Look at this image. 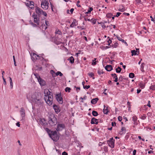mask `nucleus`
Masks as SVG:
<instances>
[{"label":"nucleus","instance_id":"nucleus-1","mask_svg":"<svg viewBox=\"0 0 155 155\" xmlns=\"http://www.w3.org/2000/svg\"><path fill=\"white\" fill-rule=\"evenodd\" d=\"M27 98L29 101H33L35 104L39 106L41 104V94L35 92L33 94H29L27 96Z\"/></svg>","mask_w":155,"mask_h":155},{"label":"nucleus","instance_id":"nucleus-2","mask_svg":"<svg viewBox=\"0 0 155 155\" xmlns=\"http://www.w3.org/2000/svg\"><path fill=\"white\" fill-rule=\"evenodd\" d=\"M44 99L45 102L49 105H51L53 103V94L48 89L44 91Z\"/></svg>","mask_w":155,"mask_h":155},{"label":"nucleus","instance_id":"nucleus-3","mask_svg":"<svg viewBox=\"0 0 155 155\" xmlns=\"http://www.w3.org/2000/svg\"><path fill=\"white\" fill-rule=\"evenodd\" d=\"M49 118L48 123L51 126H54L56 124L57 122V119L54 115L51 116Z\"/></svg>","mask_w":155,"mask_h":155},{"label":"nucleus","instance_id":"nucleus-4","mask_svg":"<svg viewBox=\"0 0 155 155\" xmlns=\"http://www.w3.org/2000/svg\"><path fill=\"white\" fill-rule=\"evenodd\" d=\"M49 136L51 139L54 141H57L59 139V137L56 131H51Z\"/></svg>","mask_w":155,"mask_h":155},{"label":"nucleus","instance_id":"nucleus-5","mask_svg":"<svg viewBox=\"0 0 155 155\" xmlns=\"http://www.w3.org/2000/svg\"><path fill=\"white\" fill-rule=\"evenodd\" d=\"M48 5L49 3L46 0H44L43 1H42L41 5L42 8L45 10H46L48 8Z\"/></svg>","mask_w":155,"mask_h":155},{"label":"nucleus","instance_id":"nucleus-6","mask_svg":"<svg viewBox=\"0 0 155 155\" xmlns=\"http://www.w3.org/2000/svg\"><path fill=\"white\" fill-rule=\"evenodd\" d=\"M114 141L113 137L110 138V139L107 141V143L108 145L111 148H114Z\"/></svg>","mask_w":155,"mask_h":155},{"label":"nucleus","instance_id":"nucleus-7","mask_svg":"<svg viewBox=\"0 0 155 155\" xmlns=\"http://www.w3.org/2000/svg\"><path fill=\"white\" fill-rule=\"evenodd\" d=\"M55 97L57 100L60 104H63V98L61 97V94H56Z\"/></svg>","mask_w":155,"mask_h":155},{"label":"nucleus","instance_id":"nucleus-8","mask_svg":"<svg viewBox=\"0 0 155 155\" xmlns=\"http://www.w3.org/2000/svg\"><path fill=\"white\" fill-rule=\"evenodd\" d=\"M21 116L22 117L21 120H24L25 116V111L23 107H21L20 110Z\"/></svg>","mask_w":155,"mask_h":155},{"label":"nucleus","instance_id":"nucleus-9","mask_svg":"<svg viewBox=\"0 0 155 155\" xmlns=\"http://www.w3.org/2000/svg\"><path fill=\"white\" fill-rule=\"evenodd\" d=\"M32 17L33 18L34 22L36 23L38 25H39V18H38V15L36 14H35L34 13L33 14Z\"/></svg>","mask_w":155,"mask_h":155},{"label":"nucleus","instance_id":"nucleus-10","mask_svg":"<svg viewBox=\"0 0 155 155\" xmlns=\"http://www.w3.org/2000/svg\"><path fill=\"white\" fill-rule=\"evenodd\" d=\"M65 127V126L64 124H59L57 126L56 130L57 131L61 130Z\"/></svg>","mask_w":155,"mask_h":155},{"label":"nucleus","instance_id":"nucleus-11","mask_svg":"<svg viewBox=\"0 0 155 155\" xmlns=\"http://www.w3.org/2000/svg\"><path fill=\"white\" fill-rule=\"evenodd\" d=\"M38 81L40 85L41 86H44L46 85L45 81L41 78L38 79Z\"/></svg>","mask_w":155,"mask_h":155},{"label":"nucleus","instance_id":"nucleus-12","mask_svg":"<svg viewBox=\"0 0 155 155\" xmlns=\"http://www.w3.org/2000/svg\"><path fill=\"white\" fill-rule=\"evenodd\" d=\"M35 11L38 15L39 16L42 13L43 10L38 7L36 6L35 7Z\"/></svg>","mask_w":155,"mask_h":155},{"label":"nucleus","instance_id":"nucleus-13","mask_svg":"<svg viewBox=\"0 0 155 155\" xmlns=\"http://www.w3.org/2000/svg\"><path fill=\"white\" fill-rule=\"evenodd\" d=\"M53 107L55 112L56 114H58L60 112V110L59 107L58 106L56 105L55 104H54L53 105Z\"/></svg>","mask_w":155,"mask_h":155},{"label":"nucleus","instance_id":"nucleus-14","mask_svg":"<svg viewBox=\"0 0 155 155\" xmlns=\"http://www.w3.org/2000/svg\"><path fill=\"white\" fill-rule=\"evenodd\" d=\"M45 121L44 119L40 118L39 120V124L43 126H45L47 124Z\"/></svg>","mask_w":155,"mask_h":155},{"label":"nucleus","instance_id":"nucleus-15","mask_svg":"<svg viewBox=\"0 0 155 155\" xmlns=\"http://www.w3.org/2000/svg\"><path fill=\"white\" fill-rule=\"evenodd\" d=\"M31 58L32 60H33V59L34 60H38L39 59V58L40 57L37 54H36L35 53H33L32 55H31Z\"/></svg>","mask_w":155,"mask_h":155},{"label":"nucleus","instance_id":"nucleus-16","mask_svg":"<svg viewBox=\"0 0 155 155\" xmlns=\"http://www.w3.org/2000/svg\"><path fill=\"white\" fill-rule=\"evenodd\" d=\"M98 120L96 119L94 117H93L92 118L91 123V124H98Z\"/></svg>","mask_w":155,"mask_h":155},{"label":"nucleus","instance_id":"nucleus-17","mask_svg":"<svg viewBox=\"0 0 155 155\" xmlns=\"http://www.w3.org/2000/svg\"><path fill=\"white\" fill-rule=\"evenodd\" d=\"M27 4H28V6L30 8L32 9L34 8V3L33 2H30L29 3H27Z\"/></svg>","mask_w":155,"mask_h":155},{"label":"nucleus","instance_id":"nucleus-18","mask_svg":"<svg viewBox=\"0 0 155 155\" xmlns=\"http://www.w3.org/2000/svg\"><path fill=\"white\" fill-rule=\"evenodd\" d=\"M105 69L107 71H110L113 69V68L111 65H107L105 67Z\"/></svg>","mask_w":155,"mask_h":155},{"label":"nucleus","instance_id":"nucleus-19","mask_svg":"<svg viewBox=\"0 0 155 155\" xmlns=\"http://www.w3.org/2000/svg\"><path fill=\"white\" fill-rule=\"evenodd\" d=\"M136 51L133 50L131 51L132 56L135 55L137 54V52H139V49L138 48H136Z\"/></svg>","mask_w":155,"mask_h":155},{"label":"nucleus","instance_id":"nucleus-20","mask_svg":"<svg viewBox=\"0 0 155 155\" xmlns=\"http://www.w3.org/2000/svg\"><path fill=\"white\" fill-rule=\"evenodd\" d=\"M98 100V99L97 98H94L91 101V103L92 104H95L97 103Z\"/></svg>","mask_w":155,"mask_h":155},{"label":"nucleus","instance_id":"nucleus-21","mask_svg":"<svg viewBox=\"0 0 155 155\" xmlns=\"http://www.w3.org/2000/svg\"><path fill=\"white\" fill-rule=\"evenodd\" d=\"M126 131V128L125 127H122L121 129V131L119 132V134L121 135L124 134L125 133Z\"/></svg>","mask_w":155,"mask_h":155},{"label":"nucleus","instance_id":"nucleus-22","mask_svg":"<svg viewBox=\"0 0 155 155\" xmlns=\"http://www.w3.org/2000/svg\"><path fill=\"white\" fill-rule=\"evenodd\" d=\"M45 24L46 25V26H45V25H44L42 27L43 29H44L45 30L47 28V26L49 25V22L47 21H45Z\"/></svg>","mask_w":155,"mask_h":155},{"label":"nucleus","instance_id":"nucleus-23","mask_svg":"<svg viewBox=\"0 0 155 155\" xmlns=\"http://www.w3.org/2000/svg\"><path fill=\"white\" fill-rule=\"evenodd\" d=\"M103 112L104 114H107L108 113L107 110V107H106L105 105H104V108L103 110Z\"/></svg>","mask_w":155,"mask_h":155},{"label":"nucleus","instance_id":"nucleus-24","mask_svg":"<svg viewBox=\"0 0 155 155\" xmlns=\"http://www.w3.org/2000/svg\"><path fill=\"white\" fill-rule=\"evenodd\" d=\"M117 38L118 40L119 41H122L123 43H124L126 46H127L128 45L127 43L123 39H122L120 37H118L117 36Z\"/></svg>","mask_w":155,"mask_h":155},{"label":"nucleus","instance_id":"nucleus-25","mask_svg":"<svg viewBox=\"0 0 155 155\" xmlns=\"http://www.w3.org/2000/svg\"><path fill=\"white\" fill-rule=\"evenodd\" d=\"M138 85L142 89L144 88L145 87V84L142 82H140Z\"/></svg>","mask_w":155,"mask_h":155},{"label":"nucleus","instance_id":"nucleus-26","mask_svg":"<svg viewBox=\"0 0 155 155\" xmlns=\"http://www.w3.org/2000/svg\"><path fill=\"white\" fill-rule=\"evenodd\" d=\"M77 22H76V20H74L72 24L70 25V27L71 28L73 27L74 26L77 25Z\"/></svg>","mask_w":155,"mask_h":155},{"label":"nucleus","instance_id":"nucleus-27","mask_svg":"<svg viewBox=\"0 0 155 155\" xmlns=\"http://www.w3.org/2000/svg\"><path fill=\"white\" fill-rule=\"evenodd\" d=\"M68 60H69L71 64H73L74 62V59L73 57L71 56L69 58V59H68Z\"/></svg>","mask_w":155,"mask_h":155},{"label":"nucleus","instance_id":"nucleus-28","mask_svg":"<svg viewBox=\"0 0 155 155\" xmlns=\"http://www.w3.org/2000/svg\"><path fill=\"white\" fill-rule=\"evenodd\" d=\"M125 9L122 6H120L119 7V11L120 12H123L125 11Z\"/></svg>","mask_w":155,"mask_h":155},{"label":"nucleus","instance_id":"nucleus-29","mask_svg":"<svg viewBox=\"0 0 155 155\" xmlns=\"http://www.w3.org/2000/svg\"><path fill=\"white\" fill-rule=\"evenodd\" d=\"M50 73L52 75L53 77L54 78L55 77V73L53 70H51L50 71Z\"/></svg>","mask_w":155,"mask_h":155},{"label":"nucleus","instance_id":"nucleus-30","mask_svg":"<svg viewBox=\"0 0 155 155\" xmlns=\"http://www.w3.org/2000/svg\"><path fill=\"white\" fill-rule=\"evenodd\" d=\"M92 114L93 116L94 117L97 116L98 115L97 112L95 110H93L92 111Z\"/></svg>","mask_w":155,"mask_h":155},{"label":"nucleus","instance_id":"nucleus-31","mask_svg":"<svg viewBox=\"0 0 155 155\" xmlns=\"http://www.w3.org/2000/svg\"><path fill=\"white\" fill-rule=\"evenodd\" d=\"M97 59L96 58H94V59L92 60V64L93 65H95L97 64V62H98V61H96Z\"/></svg>","mask_w":155,"mask_h":155},{"label":"nucleus","instance_id":"nucleus-32","mask_svg":"<svg viewBox=\"0 0 155 155\" xmlns=\"http://www.w3.org/2000/svg\"><path fill=\"white\" fill-rule=\"evenodd\" d=\"M98 24H101V27L104 29L106 27L105 25H104V23H103V22H98Z\"/></svg>","mask_w":155,"mask_h":155},{"label":"nucleus","instance_id":"nucleus-33","mask_svg":"<svg viewBox=\"0 0 155 155\" xmlns=\"http://www.w3.org/2000/svg\"><path fill=\"white\" fill-rule=\"evenodd\" d=\"M122 69L119 67H118V68L116 69V72L117 73H120Z\"/></svg>","mask_w":155,"mask_h":155},{"label":"nucleus","instance_id":"nucleus-34","mask_svg":"<svg viewBox=\"0 0 155 155\" xmlns=\"http://www.w3.org/2000/svg\"><path fill=\"white\" fill-rule=\"evenodd\" d=\"M113 15V14L111 13H108L106 14V17L107 18H110Z\"/></svg>","mask_w":155,"mask_h":155},{"label":"nucleus","instance_id":"nucleus-35","mask_svg":"<svg viewBox=\"0 0 155 155\" xmlns=\"http://www.w3.org/2000/svg\"><path fill=\"white\" fill-rule=\"evenodd\" d=\"M59 75L61 77L63 76V74L60 72L58 71L55 73V76Z\"/></svg>","mask_w":155,"mask_h":155},{"label":"nucleus","instance_id":"nucleus-36","mask_svg":"<svg viewBox=\"0 0 155 155\" xmlns=\"http://www.w3.org/2000/svg\"><path fill=\"white\" fill-rule=\"evenodd\" d=\"M55 33L56 34H58L59 35H61L62 34L61 31L59 29L56 30Z\"/></svg>","mask_w":155,"mask_h":155},{"label":"nucleus","instance_id":"nucleus-37","mask_svg":"<svg viewBox=\"0 0 155 155\" xmlns=\"http://www.w3.org/2000/svg\"><path fill=\"white\" fill-rule=\"evenodd\" d=\"M134 77V74L132 73H131L129 74V78H133Z\"/></svg>","mask_w":155,"mask_h":155},{"label":"nucleus","instance_id":"nucleus-38","mask_svg":"<svg viewBox=\"0 0 155 155\" xmlns=\"http://www.w3.org/2000/svg\"><path fill=\"white\" fill-rule=\"evenodd\" d=\"M71 90V88L70 87H67L65 88V91L66 92H69L70 91V90Z\"/></svg>","mask_w":155,"mask_h":155},{"label":"nucleus","instance_id":"nucleus-39","mask_svg":"<svg viewBox=\"0 0 155 155\" xmlns=\"http://www.w3.org/2000/svg\"><path fill=\"white\" fill-rule=\"evenodd\" d=\"M118 45V44L117 42L115 43L114 44H112V46L113 48H116Z\"/></svg>","mask_w":155,"mask_h":155},{"label":"nucleus","instance_id":"nucleus-40","mask_svg":"<svg viewBox=\"0 0 155 155\" xmlns=\"http://www.w3.org/2000/svg\"><path fill=\"white\" fill-rule=\"evenodd\" d=\"M93 10V8L92 7L90 8L87 12H86V14H88L90 13Z\"/></svg>","mask_w":155,"mask_h":155},{"label":"nucleus","instance_id":"nucleus-41","mask_svg":"<svg viewBox=\"0 0 155 155\" xmlns=\"http://www.w3.org/2000/svg\"><path fill=\"white\" fill-rule=\"evenodd\" d=\"M30 23L33 27H36L37 26V25L33 23L30 20L29 21Z\"/></svg>","mask_w":155,"mask_h":155},{"label":"nucleus","instance_id":"nucleus-42","mask_svg":"<svg viewBox=\"0 0 155 155\" xmlns=\"http://www.w3.org/2000/svg\"><path fill=\"white\" fill-rule=\"evenodd\" d=\"M147 117V116L145 114H143L142 116L141 117V118L142 120H145L146 119Z\"/></svg>","mask_w":155,"mask_h":155},{"label":"nucleus","instance_id":"nucleus-43","mask_svg":"<svg viewBox=\"0 0 155 155\" xmlns=\"http://www.w3.org/2000/svg\"><path fill=\"white\" fill-rule=\"evenodd\" d=\"M150 89L152 90H155V84L151 85L150 87Z\"/></svg>","mask_w":155,"mask_h":155},{"label":"nucleus","instance_id":"nucleus-44","mask_svg":"<svg viewBox=\"0 0 155 155\" xmlns=\"http://www.w3.org/2000/svg\"><path fill=\"white\" fill-rule=\"evenodd\" d=\"M137 119V117L136 116H133L132 117V120L134 122L136 121Z\"/></svg>","mask_w":155,"mask_h":155},{"label":"nucleus","instance_id":"nucleus-45","mask_svg":"<svg viewBox=\"0 0 155 155\" xmlns=\"http://www.w3.org/2000/svg\"><path fill=\"white\" fill-rule=\"evenodd\" d=\"M45 130L47 131V132H48L49 134H51V130H49L48 128H45Z\"/></svg>","mask_w":155,"mask_h":155},{"label":"nucleus","instance_id":"nucleus-46","mask_svg":"<svg viewBox=\"0 0 155 155\" xmlns=\"http://www.w3.org/2000/svg\"><path fill=\"white\" fill-rule=\"evenodd\" d=\"M97 73L99 75H100L101 74H104V72L103 71H101V70H98L97 71Z\"/></svg>","mask_w":155,"mask_h":155},{"label":"nucleus","instance_id":"nucleus-47","mask_svg":"<svg viewBox=\"0 0 155 155\" xmlns=\"http://www.w3.org/2000/svg\"><path fill=\"white\" fill-rule=\"evenodd\" d=\"M34 74L35 76V77L38 80V79L41 78L38 74Z\"/></svg>","mask_w":155,"mask_h":155},{"label":"nucleus","instance_id":"nucleus-48","mask_svg":"<svg viewBox=\"0 0 155 155\" xmlns=\"http://www.w3.org/2000/svg\"><path fill=\"white\" fill-rule=\"evenodd\" d=\"M124 78L122 76L120 75L119 78V81H122L123 80Z\"/></svg>","mask_w":155,"mask_h":155},{"label":"nucleus","instance_id":"nucleus-49","mask_svg":"<svg viewBox=\"0 0 155 155\" xmlns=\"http://www.w3.org/2000/svg\"><path fill=\"white\" fill-rule=\"evenodd\" d=\"M89 76L91 77H92L94 75V74L92 72H91L88 74Z\"/></svg>","mask_w":155,"mask_h":155},{"label":"nucleus","instance_id":"nucleus-50","mask_svg":"<svg viewBox=\"0 0 155 155\" xmlns=\"http://www.w3.org/2000/svg\"><path fill=\"white\" fill-rule=\"evenodd\" d=\"M111 75L115 79V78H116V77H117L116 74L115 73L112 74H111Z\"/></svg>","mask_w":155,"mask_h":155},{"label":"nucleus","instance_id":"nucleus-51","mask_svg":"<svg viewBox=\"0 0 155 155\" xmlns=\"http://www.w3.org/2000/svg\"><path fill=\"white\" fill-rule=\"evenodd\" d=\"M90 87V85H86L85 86H83V88L84 89H88Z\"/></svg>","mask_w":155,"mask_h":155},{"label":"nucleus","instance_id":"nucleus-52","mask_svg":"<svg viewBox=\"0 0 155 155\" xmlns=\"http://www.w3.org/2000/svg\"><path fill=\"white\" fill-rule=\"evenodd\" d=\"M2 79H3V82H3V83H4V84L5 85H6V81H5V79L4 78V76H3Z\"/></svg>","mask_w":155,"mask_h":155},{"label":"nucleus","instance_id":"nucleus-53","mask_svg":"<svg viewBox=\"0 0 155 155\" xmlns=\"http://www.w3.org/2000/svg\"><path fill=\"white\" fill-rule=\"evenodd\" d=\"M41 15H44L45 16H47V14L45 12L43 11H42V13L41 14Z\"/></svg>","mask_w":155,"mask_h":155},{"label":"nucleus","instance_id":"nucleus-54","mask_svg":"<svg viewBox=\"0 0 155 155\" xmlns=\"http://www.w3.org/2000/svg\"><path fill=\"white\" fill-rule=\"evenodd\" d=\"M121 14V13H120V12H117L116 15H115V16L116 17H118Z\"/></svg>","mask_w":155,"mask_h":155},{"label":"nucleus","instance_id":"nucleus-55","mask_svg":"<svg viewBox=\"0 0 155 155\" xmlns=\"http://www.w3.org/2000/svg\"><path fill=\"white\" fill-rule=\"evenodd\" d=\"M145 64L144 63H142L140 65V69L144 68V65Z\"/></svg>","mask_w":155,"mask_h":155},{"label":"nucleus","instance_id":"nucleus-56","mask_svg":"<svg viewBox=\"0 0 155 155\" xmlns=\"http://www.w3.org/2000/svg\"><path fill=\"white\" fill-rule=\"evenodd\" d=\"M107 146H105L104 147V150L106 152H107Z\"/></svg>","mask_w":155,"mask_h":155},{"label":"nucleus","instance_id":"nucleus-57","mask_svg":"<svg viewBox=\"0 0 155 155\" xmlns=\"http://www.w3.org/2000/svg\"><path fill=\"white\" fill-rule=\"evenodd\" d=\"M150 18H151V21H153L155 24V21L154 20V19L153 18V17L151 16H150Z\"/></svg>","mask_w":155,"mask_h":155},{"label":"nucleus","instance_id":"nucleus-58","mask_svg":"<svg viewBox=\"0 0 155 155\" xmlns=\"http://www.w3.org/2000/svg\"><path fill=\"white\" fill-rule=\"evenodd\" d=\"M91 22L93 24H95L96 23V20L95 19L92 20V19L91 20Z\"/></svg>","mask_w":155,"mask_h":155},{"label":"nucleus","instance_id":"nucleus-59","mask_svg":"<svg viewBox=\"0 0 155 155\" xmlns=\"http://www.w3.org/2000/svg\"><path fill=\"white\" fill-rule=\"evenodd\" d=\"M80 1H78L77 2V5L78 7H81V6L80 5L78 4V3H80Z\"/></svg>","mask_w":155,"mask_h":155},{"label":"nucleus","instance_id":"nucleus-60","mask_svg":"<svg viewBox=\"0 0 155 155\" xmlns=\"http://www.w3.org/2000/svg\"><path fill=\"white\" fill-rule=\"evenodd\" d=\"M77 28L79 29H81V30L84 29L85 28H83L82 27H81V26H78L77 27Z\"/></svg>","mask_w":155,"mask_h":155},{"label":"nucleus","instance_id":"nucleus-61","mask_svg":"<svg viewBox=\"0 0 155 155\" xmlns=\"http://www.w3.org/2000/svg\"><path fill=\"white\" fill-rule=\"evenodd\" d=\"M118 120H119L120 121H121L122 119V117L120 116H119L118 117Z\"/></svg>","mask_w":155,"mask_h":155},{"label":"nucleus","instance_id":"nucleus-62","mask_svg":"<svg viewBox=\"0 0 155 155\" xmlns=\"http://www.w3.org/2000/svg\"><path fill=\"white\" fill-rule=\"evenodd\" d=\"M136 153V150H134L133 152V155H135Z\"/></svg>","mask_w":155,"mask_h":155},{"label":"nucleus","instance_id":"nucleus-63","mask_svg":"<svg viewBox=\"0 0 155 155\" xmlns=\"http://www.w3.org/2000/svg\"><path fill=\"white\" fill-rule=\"evenodd\" d=\"M107 42L108 43V45H110V43H111L112 41L110 40L109 39L108 41Z\"/></svg>","mask_w":155,"mask_h":155},{"label":"nucleus","instance_id":"nucleus-64","mask_svg":"<svg viewBox=\"0 0 155 155\" xmlns=\"http://www.w3.org/2000/svg\"><path fill=\"white\" fill-rule=\"evenodd\" d=\"M62 155H68V153L65 152L64 151L62 153Z\"/></svg>","mask_w":155,"mask_h":155}]
</instances>
